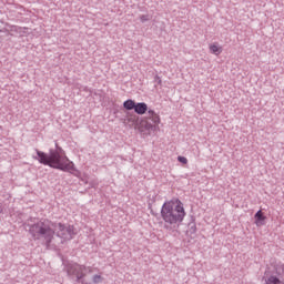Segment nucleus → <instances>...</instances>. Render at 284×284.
Returning <instances> with one entry per match:
<instances>
[{
    "mask_svg": "<svg viewBox=\"0 0 284 284\" xmlns=\"http://www.w3.org/2000/svg\"><path fill=\"white\" fill-rule=\"evenodd\" d=\"M38 158H34L42 165H49L54 170H61L62 172H72L74 170V162L70 161L65 155V151L61 148L50 150L49 154L37 150Z\"/></svg>",
    "mask_w": 284,
    "mask_h": 284,
    "instance_id": "1",
    "label": "nucleus"
},
{
    "mask_svg": "<svg viewBox=\"0 0 284 284\" xmlns=\"http://www.w3.org/2000/svg\"><path fill=\"white\" fill-rule=\"evenodd\" d=\"M161 216L169 225L182 223L185 219V207L183 206V202L176 197L164 202L161 209Z\"/></svg>",
    "mask_w": 284,
    "mask_h": 284,
    "instance_id": "2",
    "label": "nucleus"
},
{
    "mask_svg": "<svg viewBox=\"0 0 284 284\" xmlns=\"http://www.w3.org/2000/svg\"><path fill=\"white\" fill-rule=\"evenodd\" d=\"M30 234L33 239H41L43 236L45 243H52L54 239V223L49 220L40 221L30 227Z\"/></svg>",
    "mask_w": 284,
    "mask_h": 284,
    "instance_id": "3",
    "label": "nucleus"
},
{
    "mask_svg": "<svg viewBox=\"0 0 284 284\" xmlns=\"http://www.w3.org/2000/svg\"><path fill=\"white\" fill-rule=\"evenodd\" d=\"M148 114L149 115L146 119L149 121L142 120L140 123L141 132H143V130H146V132H159V125H161V115L154 112V110H149Z\"/></svg>",
    "mask_w": 284,
    "mask_h": 284,
    "instance_id": "4",
    "label": "nucleus"
},
{
    "mask_svg": "<svg viewBox=\"0 0 284 284\" xmlns=\"http://www.w3.org/2000/svg\"><path fill=\"white\" fill-rule=\"evenodd\" d=\"M57 234L62 241H72L74 236H77V229L74 225H63L61 223L58 224Z\"/></svg>",
    "mask_w": 284,
    "mask_h": 284,
    "instance_id": "5",
    "label": "nucleus"
},
{
    "mask_svg": "<svg viewBox=\"0 0 284 284\" xmlns=\"http://www.w3.org/2000/svg\"><path fill=\"white\" fill-rule=\"evenodd\" d=\"M69 276H77L78 281L84 278L85 272L92 273V267H85L81 264H72L67 267Z\"/></svg>",
    "mask_w": 284,
    "mask_h": 284,
    "instance_id": "6",
    "label": "nucleus"
},
{
    "mask_svg": "<svg viewBox=\"0 0 284 284\" xmlns=\"http://www.w3.org/2000/svg\"><path fill=\"white\" fill-rule=\"evenodd\" d=\"M267 217L263 214V211H257L256 213H255V225L257 226V227H261V226H263V225H265V220H266Z\"/></svg>",
    "mask_w": 284,
    "mask_h": 284,
    "instance_id": "7",
    "label": "nucleus"
},
{
    "mask_svg": "<svg viewBox=\"0 0 284 284\" xmlns=\"http://www.w3.org/2000/svg\"><path fill=\"white\" fill-rule=\"evenodd\" d=\"M134 112L136 114H145L148 112V104L145 102H140L135 104Z\"/></svg>",
    "mask_w": 284,
    "mask_h": 284,
    "instance_id": "8",
    "label": "nucleus"
},
{
    "mask_svg": "<svg viewBox=\"0 0 284 284\" xmlns=\"http://www.w3.org/2000/svg\"><path fill=\"white\" fill-rule=\"evenodd\" d=\"M209 50L212 54H215L216 57H219V54L223 52V48L217 43L210 44Z\"/></svg>",
    "mask_w": 284,
    "mask_h": 284,
    "instance_id": "9",
    "label": "nucleus"
},
{
    "mask_svg": "<svg viewBox=\"0 0 284 284\" xmlns=\"http://www.w3.org/2000/svg\"><path fill=\"white\" fill-rule=\"evenodd\" d=\"M264 284H283V282L277 276L270 275L264 278Z\"/></svg>",
    "mask_w": 284,
    "mask_h": 284,
    "instance_id": "10",
    "label": "nucleus"
},
{
    "mask_svg": "<svg viewBox=\"0 0 284 284\" xmlns=\"http://www.w3.org/2000/svg\"><path fill=\"white\" fill-rule=\"evenodd\" d=\"M136 105V102H134V100H126L124 103H123V108L125 110H134Z\"/></svg>",
    "mask_w": 284,
    "mask_h": 284,
    "instance_id": "11",
    "label": "nucleus"
},
{
    "mask_svg": "<svg viewBox=\"0 0 284 284\" xmlns=\"http://www.w3.org/2000/svg\"><path fill=\"white\" fill-rule=\"evenodd\" d=\"M92 282L94 284L103 283V276H101V275H93Z\"/></svg>",
    "mask_w": 284,
    "mask_h": 284,
    "instance_id": "12",
    "label": "nucleus"
},
{
    "mask_svg": "<svg viewBox=\"0 0 284 284\" xmlns=\"http://www.w3.org/2000/svg\"><path fill=\"white\" fill-rule=\"evenodd\" d=\"M178 161L180 162V163H183V165H187V158H185V156H178Z\"/></svg>",
    "mask_w": 284,
    "mask_h": 284,
    "instance_id": "13",
    "label": "nucleus"
},
{
    "mask_svg": "<svg viewBox=\"0 0 284 284\" xmlns=\"http://www.w3.org/2000/svg\"><path fill=\"white\" fill-rule=\"evenodd\" d=\"M141 21H148V18L145 16H142Z\"/></svg>",
    "mask_w": 284,
    "mask_h": 284,
    "instance_id": "14",
    "label": "nucleus"
}]
</instances>
